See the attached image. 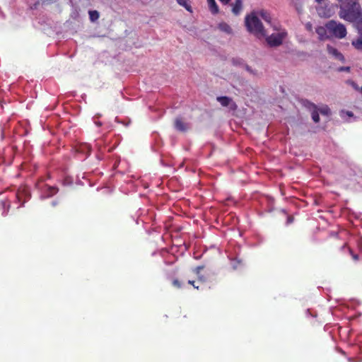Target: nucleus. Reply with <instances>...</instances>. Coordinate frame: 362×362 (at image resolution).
<instances>
[{
    "label": "nucleus",
    "instance_id": "nucleus-4",
    "mask_svg": "<svg viewBox=\"0 0 362 362\" xmlns=\"http://www.w3.org/2000/svg\"><path fill=\"white\" fill-rule=\"evenodd\" d=\"M322 115L328 116L330 114V109L327 105H322L320 107L313 105L311 109L312 119L315 122L320 121L319 114Z\"/></svg>",
    "mask_w": 362,
    "mask_h": 362
},
{
    "label": "nucleus",
    "instance_id": "nucleus-3",
    "mask_svg": "<svg viewBox=\"0 0 362 362\" xmlns=\"http://www.w3.org/2000/svg\"><path fill=\"white\" fill-rule=\"evenodd\" d=\"M329 33L331 37L342 39L346 37L347 32L346 27L341 23L329 21L327 23Z\"/></svg>",
    "mask_w": 362,
    "mask_h": 362
},
{
    "label": "nucleus",
    "instance_id": "nucleus-7",
    "mask_svg": "<svg viewBox=\"0 0 362 362\" xmlns=\"http://www.w3.org/2000/svg\"><path fill=\"white\" fill-rule=\"evenodd\" d=\"M316 33L318 35V37L320 40H325L331 37L327 27V23L325 25V26H318L316 28Z\"/></svg>",
    "mask_w": 362,
    "mask_h": 362
},
{
    "label": "nucleus",
    "instance_id": "nucleus-13",
    "mask_svg": "<svg viewBox=\"0 0 362 362\" xmlns=\"http://www.w3.org/2000/svg\"><path fill=\"white\" fill-rule=\"evenodd\" d=\"M177 3L181 6L185 8V9L189 12H192V7L189 4V0H176Z\"/></svg>",
    "mask_w": 362,
    "mask_h": 362
},
{
    "label": "nucleus",
    "instance_id": "nucleus-14",
    "mask_svg": "<svg viewBox=\"0 0 362 362\" xmlns=\"http://www.w3.org/2000/svg\"><path fill=\"white\" fill-rule=\"evenodd\" d=\"M217 100L223 106H229L233 102L232 100L228 97H218Z\"/></svg>",
    "mask_w": 362,
    "mask_h": 362
},
{
    "label": "nucleus",
    "instance_id": "nucleus-25",
    "mask_svg": "<svg viewBox=\"0 0 362 362\" xmlns=\"http://www.w3.org/2000/svg\"><path fill=\"white\" fill-rule=\"evenodd\" d=\"M189 284H192V285L195 288H197V289L199 288V286H196V285L194 284V281H189Z\"/></svg>",
    "mask_w": 362,
    "mask_h": 362
},
{
    "label": "nucleus",
    "instance_id": "nucleus-12",
    "mask_svg": "<svg viewBox=\"0 0 362 362\" xmlns=\"http://www.w3.org/2000/svg\"><path fill=\"white\" fill-rule=\"evenodd\" d=\"M218 27V29L221 31L224 32V33H226L227 34H230L232 33L231 28L230 27L229 25H228L226 23H219Z\"/></svg>",
    "mask_w": 362,
    "mask_h": 362
},
{
    "label": "nucleus",
    "instance_id": "nucleus-23",
    "mask_svg": "<svg viewBox=\"0 0 362 362\" xmlns=\"http://www.w3.org/2000/svg\"><path fill=\"white\" fill-rule=\"evenodd\" d=\"M202 268H203L202 267H196L194 269V272L198 274L200 272V271L202 269Z\"/></svg>",
    "mask_w": 362,
    "mask_h": 362
},
{
    "label": "nucleus",
    "instance_id": "nucleus-16",
    "mask_svg": "<svg viewBox=\"0 0 362 362\" xmlns=\"http://www.w3.org/2000/svg\"><path fill=\"white\" fill-rule=\"evenodd\" d=\"M58 189L54 187H47V197H51L55 194L57 192Z\"/></svg>",
    "mask_w": 362,
    "mask_h": 362
},
{
    "label": "nucleus",
    "instance_id": "nucleus-30",
    "mask_svg": "<svg viewBox=\"0 0 362 362\" xmlns=\"http://www.w3.org/2000/svg\"><path fill=\"white\" fill-rule=\"evenodd\" d=\"M319 14H320V16H326L325 13H322L320 11H319Z\"/></svg>",
    "mask_w": 362,
    "mask_h": 362
},
{
    "label": "nucleus",
    "instance_id": "nucleus-28",
    "mask_svg": "<svg viewBox=\"0 0 362 362\" xmlns=\"http://www.w3.org/2000/svg\"><path fill=\"white\" fill-rule=\"evenodd\" d=\"M317 3L319 4H321L325 0H315Z\"/></svg>",
    "mask_w": 362,
    "mask_h": 362
},
{
    "label": "nucleus",
    "instance_id": "nucleus-27",
    "mask_svg": "<svg viewBox=\"0 0 362 362\" xmlns=\"http://www.w3.org/2000/svg\"><path fill=\"white\" fill-rule=\"evenodd\" d=\"M220 1H221L222 3L223 4H228L230 0H219Z\"/></svg>",
    "mask_w": 362,
    "mask_h": 362
},
{
    "label": "nucleus",
    "instance_id": "nucleus-24",
    "mask_svg": "<svg viewBox=\"0 0 362 362\" xmlns=\"http://www.w3.org/2000/svg\"><path fill=\"white\" fill-rule=\"evenodd\" d=\"M233 63L234 64H243V62H242V61L240 59H233Z\"/></svg>",
    "mask_w": 362,
    "mask_h": 362
},
{
    "label": "nucleus",
    "instance_id": "nucleus-11",
    "mask_svg": "<svg viewBox=\"0 0 362 362\" xmlns=\"http://www.w3.org/2000/svg\"><path fill=\"white\" fill-rule=\"evenodd\" d=\"M242 10V1L236 0L235 3L233 5L232 11L235 15H238Z\"/></svg>",
    "mask_w": 362,
    "mask_h": 362
},
{
    "label": "nucleus",
    "instance_id": "nucleus-19",
    "mask_svg": "<svg viewBox=\"0 0 362 362\" xmlns=\"http://www.w3.org/2000/svg\"><path fill=\"white\" fill-rule=\"evenodd\" d=\"M244 66L245 67L246 70L250 72L252 74H255L256 73L247 65L244 64Z\"/></svg>",
    "mask_w": 362,
    "mask_h": 362
},
{
    "label": "nucleus",
    "instance_id": "nucleus-17",
    "mask_svg": "<svg viewBox=\"0 0 362 362\" xmlns=\"http://www.w3.org/2000/svg\"><path fill=\"white\" fill-rule=\"evenodd\" d=\"M259 14L265 21L270 22L271 17L268 13L266 11H261Z\"/></svg>",
    "mask_w": 362,
    "mask_h": 362
},
{
    "label": "nucleus",
    "instance_id": "nucleus-20",
    "mask_svg": "<svg viewBox=\"0 0 362 362\" xmlns=\"http://www.w3.org/2000/svg\"><path fill=\"white\" fill-rule=\"evenodd\" d=\"M341 115L342 116L344 117V115L349 116V117H353V113L351 112H349V111H343L341 112Z\"/></svg>",
    "mask_w": 362,
    "mask_h": 362
},
{
    "label": "nucleus",
    "instance_id": "nucleus-1",
    "mask_svg": "<svg viewBox=\"0 0 362 362\" xmlns=\"http://www.w3.org/2000/svg\"><path fill=\"white\" fill-rule=\"evenodd\" d=\"M339 16L341 19L355 23L359 30L362 29V10L356 0L341 2Z\"/></svg>",
    "mask_w": 362,
    "mask_h": 362
},
{
    "label": "nucleus",
    "instance_id": "nucleus-6",
    "mask_svg": "<svg viewBox=\"0 0 362 362\" xmlns=\"http://www.w3.org/2000/svg\"><path fill=\"white\" fill-rule=\"evenodd\" d=\"M327 51L333 59L340 62H343L344 60L343 54L332 45H327Z\"/></svg>",
    "mask_w": 362,
    "mask_h": 362
},
{
    "label": "nucleus",
    "instance_id": "nucleus-21",
    "mask_svg": "<svg viewBox=\"0 0 362 362\" xmlns=\"http://www.w3.org/2000/svg\"><path fill=\"white\" fill-rule=\"evenodd\" d=\"M305 28L308 30L311 31L312 30V24L310 23H307L305 24Z\"/></svg>",
    "mask_w": 362,
    "mask_h": 362
},
{
    "label": "nucleus",
    "instance_id": "nucleus-5",
    "mask_svg": "<svg viewBox=\"0 0 362 362\" xmlns=\"http://www.w3.org/2000/svg\"><path fill=\"white\" fill-rule=\"evenodd\" d=\"M286 36V33L284 30H280L275 33H272L270 36L266 38V40L270 46H278L282 43Z\"/></svg>",
    "mask_w": 362,
    "mask_h": 362
},
{
    "label": "nucleus",
    "instance_id": "nucleus-26",
    "mask_svg": "<svg viewBox=\"0 0 362 362\" xmlns=\"http://www.w3.org/2000/svg\"><path fill=\"white\" fill-rule=\"evenodd\" d=\"M173 284H174L175 286H177V287H180V284H179V282H178V281H177V280H175V281H173Z\"/></svg>",
    "mask_w": 362,
    "mask_h": 362
},
{
    "label": "nucleus",
    "instance_id": "nucleus-32",
    "mask_svg": "<svg viewBox=\"0 0 362 362\" xmlns=\"http://www.w3.org/2000/svg\"><path fill=\"white\" fill-rule=\"evenodd\" d=\"M361 93H362V87L361 88Z\"/></svg>",
    "mask_w": 362,
    "mask_h": 362
},
{
    "label": "nucleus",
    "instance_id": "nucleus-29",
    "mask_svg": "<svg viewBox=\"0 0 362 362\" xmlns=\"http://www.w3.org/2000/svg\"><path fill=\"white\" fill-rule=\"evenodd\" d=\"M292 221H293V219H292L291 218H288V223L292 222Z\"/></svg>",
    "mask_w": 362,
    "mask_h": 362
},
{
    "label": "nucleus",
    "instance_id": "nucleus-9",
    "mask_svg": "<svg viewBox=\"0 0 362 362\" xmlns=\"http://www.w3.org/2000/svg\"><path fill=\"white\" fill-rule=\"evenodd\" d=\"M351 45L358 50H362V33L359 37L351 41Z\"/></svg>",
    "mask_w": 362,
    "mask_h": 362
},
{
    "label": "nucleus",
    "instance_id": "nucleus-22",
    "mask_svg": "<svg viewBox=\"0 0 362 362\" xmlns=\"http://www.w3.org/2000/svg\"><path fill=\"white\" fill-rule=\"evenodd\" d=\"M349 251H350V253H351V255H352V258H353L354 260H356H356H358V255H354V254H353V253H352V251H351V250H350Z\"/></svg>",
    "mask_w": 362,
    "mask_h": 362
},
{
    "label": "nucleus",
    "instance_id": "nucleus-15",
    "mask_svg": "<svg viewBox=\"0 0 362 362\" xmlns=\"http://www.w3.org/2000/svg\"><path fill=\"white\" fill-rule=\"evenodd\" d=\"M89 17L91 21H95L99 18V13L97 11H90Z\"/></svg>",
    "mask_w": 362,
    "mask_h": 362
},
{
    "label": "nucleus",
    "instance_id": "nucleus-31",
    "mask_svg": "<svg viewBox=\"0 0 362 362\" xmlns=\"http://www.w3.org/2000/svg\"><path fill=\"white\" fill-rule=\"evenodd\" d=\"M233 268L234 269H236L237 268V266L235 264H233Z\"/></svg>",
    "mask_w": 362,
    "mask_h": 362
},
{
    "label": "nucleus",
    "instance_id": "nucleus-8",
    "mask_svg": "<svg viewBox=\"0 0 362 362\" xmlns=\"http://www.w3.org/2000/svg\"><path fill=\"white\" fill-rule=\"evenodd\" d=\"M175 127L177 130L180 132H185L189 127L187 124L185 123L179 118L175 119Z\"/></svg>",
    "mask_w": 362,
    "mask_h": 362
},
{
    "label": "nucleus",
    "instance_id": "nucleus-2",
    "mask_svg": "<svg viewBox=\"0 0 362 362\" xmlns=\"http://www.w3.org/2000/svg\"><path fill=\"white\" fill-rule=\"evenodd\" d=\"M245 24L247 30L258 38H263L267 36L266 31L264 29L261 21L254 14L247 16L245 19Z\"/></svg>",
    "mask_w": 362,
    "mask_h": 362
},
{
    "label": "nucleus",
    "instance_id": "nucleus-18",
    "mask_svg": "<svg viewBox=\"0 0 362 362\" xmlns=\"http://www.w3.org/2000/svg\"><path fill=\"white\" fill-rule=\"evenodd\" d=\"M350 70L349 66H341L338 69V71H347L349 72Z\"/></svg>",
    "mask_w": 362,
    "mask_h": 362
},
{
    "label": "nucleus",
    "instance_id": "nucleus-10",
    "mask_svg": "<svg viewBox=\"0 0 362 362\" xmlns=\"http://www.w3.org/2000/svg\"><path fill=\"white\" fill-rule=\"evenodd\" d=\"M208 6L210 11L215 14L218 12V7L215 1V0H207Z\"/></svg>",
    "mask_w": 362,
    "mask_h": 362
}]
</instances>
